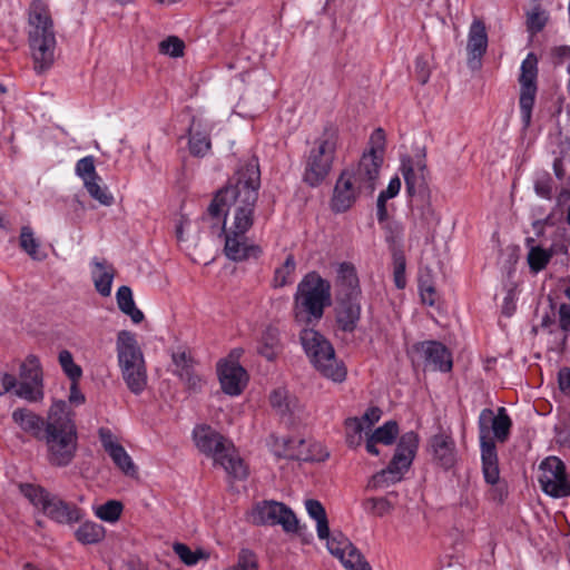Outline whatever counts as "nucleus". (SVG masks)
Returning <instances> with one entry per match:
<instances>
[{"label": "nucleus", "mask_w": 570, "mask_h": 570, "mask_svg": "<svg viewBox=\"0 0 570 570\" xmlns=\"http://www.w3.org/2000/svg\"><path fill=\"white\" fill-rule=\"evenodd\" d=\"M281 352L279 333L277 328L268 327L263 333L258 353L268 361H273Z\"/></svg>", "instance_id": "473e14b6"}, {"label": "nucleus", "mask_w": 570, "mask_h": 570, "mask_svg": "<svg viewBox=\"0 0 570 570\" xmlns=\"http://www.w3.org/2000/svg\"><path fill=\"white\" fill-rule=\"evenodd\" d=\"M478 425L480 445H482L483 442H494L490 438V428L493 431L494 438L499 442H504L510 434L512 422L504 407H500L497 415H494L491 409H483L480 413Z\"/></svg>", "instance_id": "a211bd4d"}, {"label": "nucleus", "mask_w": 570, "mask_h": 570, "mask_svg": "<svg viewBox=\"0 0 570 570\" xmlns=\"http://www.w3.org/2000/svg\"><path fill=\"white\" fill-rule=\"evenodd\" d=\"M184 48V41L176 36H170L159 43V51L174 58L181 57Z\"/></svg>", "instance_id": "de8ad7c7"}, {"label": "nucleus", "mask_w": 570, "mask_h": 570, "mask_svg": "<svg viewBox=\"0 0 570 570\" xmlns=\"http://www.w3.org/2000/svg\"><path fill=\"white\" fill-rule=\"evenodd\" d=\"M118 364L127 387L134 394H140L147 384V373L142 351L136 335L120 331L116 340Z\"/></svg>", "instance_id": "6e6552de"}, {"label": "nucleus", "mask_w": 570, "mask_h": 570, "mask_svg": "<svg viewBox=\"0 0 570 570\" xmlns=\"http://www.w3.org/2000/svg\"><path fill=\"white\" fill-rule=\"evenodd\" d=\"M196 446L205 454L212 455L215 463L235 479H244L247 468L234 445L212 428L203 425L194 430Z\"/></svg>", "instance_id": "0eeeda50"}, {"label": "nucleus", "mask_w": 570, "mask_h": 570, "mask_svg": "<svg viewBox=\"0 0 570 570\" xmlns=\"http://www.w3.org/2000/svg\"><path fill=\"white\" fill-rule=\"evenodd\" d=\"M337 146V134L327 129L315 141L305 160L303 180L311 187L318 186L330 174Z\"/></svg>", "instance_id": "9b49d317"}, {"label": "nucleus", "mask_w": 570, "mask_h": 570, "mask_svg": "<svg viewBox=\"0 0 570 570\" xmlns=\"http://www.w3.org/2000/svg\"><path fill=\"white\" fill-rule=\"evenodd\" d=\"M390 497H396V493L390 492L386 498H368L363 502V508L370 513L383 517L390 513L394 508Z\"/></svg>", "instance_id": "4c0bfd02"}, {"label": "nucleus", "mask_w": 570, "mask_h": 570, "mask_svg": "<svg viewBox=\"0 0 570 570\" xmlns=\"http://www.w3.org/2000/svg\"><path fill=\"white\" fill-rule=\"evenodd\" d=\"M366 428L364 426L362 420L358 417H348L345 421V436L346 443L350 448H355L361 444L362 441V432Z\"/></svg>", "instance_id": "a19ab883"}, {"label": "nucleus", "mask_w": 570, "mask_h": 570, "mask_svg": "<svg viewBox=\"0 0 570 570\" xmlns=\"http://www.w3.org/2000/svg\"><path fill=\"white\" fill-rule=\"evenodd\" d=\"M217 372L222 390L232 396L239 395L247 383L246 371L235 361H220Z\"/></svg>", "instance_id": "412c9836"}, {"label": "nucleus", "mask_w": 570, "mask_h": 570, "mask_svg": "<svg viewBox=\"0 0 570 570\" xmlns=\"http://www.w3.org/2000/svg\"><path fill=\"white\" fill-rule=\"evenodd\" d=\"M99 438L105 451L109 454L114 463L127 475L136 473V466L125 448L114 440L109 430L100 429Z\"/></svg>", "instance_id": "5701e85b"}, {"label": "nucleus", "mask_w": 570, "mask_h": 570, "mask_svg": "<svg viewBox=\"0 0 570 570\" xmlns=\"http://www.w3.org/2000/svg\"><path fill=\"white\" fill-rule=\"evenodd\" d=\"M401 171L407 194L410 196L424 197L428 190L425 155H417L416 158L403 156L401 159Z\"/></svg>", "instance_id": "6ab92c4d"}, {"label": "nucleus", "mask_w": 570, "mask_h": 570, "mask_svg": "<svg viewBox=\"0 0 570 570\" xmlns=\"http://www.w3.org/2000/svg\"><path fill=\"white\" fill-rule=\"evenodd\" d=\"M554 324V320L550 316H544L541 321V326L544 327V328H548L550 327L551 325Z\"/></svg>", "instance_id": "338daca9"}, {"label": "nucleus", "mask_w": 570, "mask_h": 570, "mask_svg": "<svg viewBox=\"0 0 570 570\" xmlns=\"http://www.w3.org/2000/svg\"><path fill=\"white\" fill-rule=\"evenodd\" d=\"M546 22L547 17L540 7L533 8V10L528 14L527 26L528 30L532 33L541 31L544 28Z\"/></svg>", "instance_id": "3c124183"}, {"label": "nucleus", "mask_w": 570, "mask_h": 570, "mask_svg": "<svg viewBox=\"0 0 570 570\" xmlns=\"http://www.w3.org/2000/svg\"><path fill=\"white\" fill-rule=\"evenodd\" d=\"M228 570H258V558L252 550L242 549L236 563Z\"/></svg>", "instance_id": "a18cd8bd"}, {"label": "nucleus", "mask_w": 570, "mask_h": 570, "mask_svg": "<svg viewBox=\"0 0 570 570\" xmlns=\"http://www.w3.org/2000/svg\"><path fill=\"white\" fill-rule=\"evenodd\" d=\"M419 288L422 302L429 306H434L439 299V295L433 284L420 278Z\"/></svg>", "instance_id": "603ef678"}, {"label": "nucleus", "mask_w": 570, "mask_h": 570, "mask_svg": "<svg viewBox=\"0 0 570 570\" xmlns=\"http://www.w3.org/2000/svg\"><path fill=\"white\" fill-rule=\"evenodd\" d=\"M399 434V425L395 421L391 420L385 422L382 426L377 428L366 440V451L372 455H379L380 451L376 446L377 443L391 445L394 443Z\"/></svg>", "instance_id": "cd10ccee"}, {"label": "nucleus", "mask_w": 570, "mask_h": 570, "mask_svg": "<svg viewBox=\"0 0 570 570\" xmlns=\"http://www.w3.org/2000/svg\"><path fill=\"white\" fill-rule=\"evenodd\" d=\"M159 3L161 4H166V6H169V4H173V3H176L178 2L179 0H157Z\"/></svg>", "instance_id": "774afa93"}, {"label": "nucleus", "mask_w": 570, "mask_h": 570, "mask_svg": "<svg viewBox=\"0 0 570 570\" xmlns=\"http://www.w3.org/2000/svg\"><path fill=\"white\" fill-rule=\"evenodd\" d=\"M301 344L314 367L325 377L334 382H343L346 370L335 357L331 342L314 328H303L299 334Z\"/></svg>", "instance_id": "1a4fd4ad"}, {"label": "nucleus", "mask_w": 570, "mask_h": 570, "mask_svg": "<svg viewBox=\"0 0 570 570\" xmlns=\"http://www.w3.org/2000/svg\"><path fill=\"white\" fill-rule=\"evenodd\" d=\"M188 145L190 154L196 157H204L212 147L209 134L205 130L197 129L195 120H193L189 128Z\"/></svg>", "instance_id": "2f4dec72"}, {"label": "nucleus", "mask_w": 570, "mask_h": 570, "mask_svg": "<svg viewBox=\"0 0 570 570\" xmlns=\"http://www.w3.org/2000/svg\"><path fill=\"white\" fill-rule=\"evenodd\" d=\"M386 198L379 195L376 202V216L380 223H383L387 219V208H386Z\"/></svg>", "instance_id": "0e129e2a"}, {"label": "nucleus", "mask_w": 570, "mask_h": 570, "mask_svg": "<svg viewBox=\"0 0 570 570\" xmlns=\"http://www.w3.org/2000/svg\"><path fill=\"white\" fill-rule=\"evenodd\" d=\"M415 75L422 85H425L430 79L429 62L423 56L417 57L415 60Z\"/></svg>", "instance_id": "5fc2aeb1"}, {"label": "nucleus", "mask_w": 570, "mask_h": 570, "mask_svg": "<svg viewBox=\"0 0 570 570\" xmlns=\"http://www.w3.org/2000/svg\"><path fill=\"white\" fill-rule=\"evenodd\" d=\"M552 257V252L540 246H533L528 253V264L534 273L542 271Z\"/></svg>", "instance_id": "58836bf2"}, {"label": "nucleus", "mask_w": 570, "mask_h": 570, "mask_svg": "<svg viewBox=\"0 0 570 570\" xmlns=\"http://www.w3.org/2000/svg\"><path fill=\"white\" fill-rule=\"evenodd\" d=\"M58 362L62 372L71 382H79L82 377V368L76 364L70 351L62 350L59 352Z\"/></svg>", "instance_id": "e433bc0d"}, {"label": "nucleus", "mask_w": 570, "mask_h": 570, "mask_svg": "<svg viewBox=\"0 0 570 570\" xmlns=\"http://www.w3.org/2000/svg\"><path fill=\"white\" fill-rule=\"evenodd\" d=\"M434 461L444 469H450L455 462V444L450 435L435 434L430 440Z\"/></svg>", "instance_id": "bb28decb"}, {"label": "nucleus", "mask_w": 570, "mask_h": 570, "mask_svg": "<svg viewBox=\"0 0 570 570\" xmlns=\"http://www.w3.org/2000/svg\"><path fill=\"white\" fill-rule=\"evenodd\" d=\"M370 150L365 154H373L376 157H382L384 154V146H385V134L383 129L377 128L373 131V134L370 137Z\"/></svg>", "instance_id": "864d4df0"}, {"label": "nucleus", "mask_w": 570, "mask_h": 570, "mask_svg": "<svg viewBox=\"0 0 570 570\" xmlns=\"http://www.w3.org/2000/svg\"><path fill=\"white\" fill-rule=\"evenodd\" d=\"M94 269L91 272L92 281L97 292L102 296H109L111 284L115 277V271L105 259H92Z\"/></svg>", "instance_id": "c756f323"}, {"label": "nucleus", "mask_w": 570, "mask_h": 570, "mask_svg": "<svg viewBox=\"0 0 570 570\" xmlns=\"http://www.w3.org/2000/svg\"><path fill=\"white\" fill-rule=\"evenodd\" d=\"M76 174L83 180V185L88 180L98 178L94 156H86L79 159L76 164Z\"/></svg>", "instance_id": "c03bdc74"}, {"label": "nucleus", "mask_w": 570, "mask_h": 570, "mask_svg": "<svg viewBox=\"0 0 570 570\" xmlns=\"http://www.w3.org/2000/svg\"><path fill=\"white\" fill-rule=\"evenodd\" d=\"M27 14V40L33 70L37 75H43L53 67L57 59L55 21L43 0H32Z\"/></svg>", "instance_id": "f03ea898"}, {"label": "nucleus", "mask_w": 570, "mask_h": 570, "mask_svg": "<svg viewBox=\"0 0 570 570\" xmlns=\"http://www.w3.org/2000/svg\"><path fill=\"white\" fill-rule=\"evenodd\" d=\"M331 304V285L316 273L307 274L298 284L294 297V316L298 324L317 323Z\"/></svg>", "instance_id": "423d86ee"}, {"label": "nucleus", "mask_w": 570, "mask_h": 570, "mask_svg": "<svg viewBox=\"0 0 570 570\" xmlns=\"http://www.w3.org/2000/svg\"><path fill=\"white\" fill-rule=\"evenodd\" d=\"M394 265V282L397 288H404L406 284L405 278V257L401 252H394L393 254Z\"/></svg>", "instance_id": "09e8293b"}, {"label": "nucleus", "mask_w": 570, "mask_h": 570, "mask_svg": "<svg viewBox=\"0 0 570 570\" xmlns=\"http://www.w3.org/2000/svg\"><path fill=\"white\" fill-rule=\"evenodd\" d=\"M381 414H382V411L376 407V406H373V407H370L367 409V411L364 413V415L362 416V422L365 421L367 422L366 424V429H370L374 423H376L380 417H381Z\"/></svg>", "instance_id": "680f3d73"}, {"label": "nucleus", "mask_w": 570, "mask_h": 570, "mask_svg": "<svg viewBox=\"0 0 570 570\" xmlns=\"http://www.w3.org/2000/svg\"><path fill=\"white\" fill-rule=\"evenodd\" d=\"M400 189L401 179L396 176L390 180L387 188L385 190H382L380 195L385 197L386 199H390L395 197L399 194Z\"/></svg>", "instance_id": "bf43d9fd"}, {"label": "nucleus", "mask_w": 570, "mask_h": 570, "mask_svg": "<svg viewBox=\"0 0 570 570\" xmlns=\"http://www.w3.org/2000/svg\"><path fill=\"white\" fill-rule=\"evenodd\" d=\"M122 504L116 500H109L96 509V515L107 522H115L120 518Z\"/></svg>", "instance_id": "37998d69"}, {"label": "nucleus", "mask_w": 570, "mask_h": 570, "mask_svg": "<svg viewBox=\"0 0 570 570\" xmlns=\"http://www.w3.org/2000/svg\"><path fill=\"white\" fill-rule=\"evenodd\" d=\"M425 363V367L433 371L450 372L452 355L444 344L438 341L420 342L413 346Z\"/></svg>", "instance_id": "aec40b11"}, {"label": "nucleus", "mask_w": 570, "mask_h": 570, "mask_svg": "<svg viewBox=\"0 0 570 570\" xmlns=\"http://www.w3.org/2000/svg\"><path fill=\"white\" fill-rule=\"evenodd\" d=\"M180 380L185 383L187 389L191 392H199L203 386V379L200 375L196 374L194 367L189 370H181L179 374H177Z\"/></svg>", "instance_id": "8fccbe9b"}, {"label": "nucleus", "mask_w": 570, "mask_h": 570, "mask_svg": "<svg viewBox=\"0 0 570 570\" xmlns=\"http://www.w3.org/2000/svg\"><path fill=\"white\" fill-rule=\"evenodd\" d=\"M20 246L32 259L42 261L46 257V254L40 252V243L29 226L21 228Z\"/></svg>", "instance_id": "f704fd0d"}, {"label": "nucleus", "mask_w": 570, "mask_h": 570, "mask_svg": "<svg viewBox=\"0 0 570 570\" xmlns=\"http://www.w3.org/2000/svg\"><path fill=\"white\" fill-rule=\"evenodd\" d=\"M481 446L482 472L487 483L495 484L500 479L498 453L494 442H483Z\"/></svg>", "instance_id": "c85d7f7f"}, {"label": "nucleus", "mask_w": 570, "mask_h": 570, "mask_svg": "<svg viewBox=\"0 0 570 570\" xmlns=\"http://www.w3.org/2000/svg\"><path fill=\"white\" fill-rule=\"evenodd\" d=\"M12 421L27 434L41 442L47 433V420L27 407L12 412Z\"/></svg>", "instance_id": "a878e982"}, {"label": "nucleus", "mask_w": 570, "mask_h": 570, "mask_svg": "<svg viewBox=\"0 0 570 570\" xmlns=\"http://www.w3.org/2000/svg\"><path fill=\"white\" fill-rule=\"evenodd\" d=\"M336 287V328L351 334L356 330L362 313V292L356 269L352 264H340Z\"/></svg>", "instance_id": "20e7f679"}, {"label": "nucleus", "mask_w": 570, "mask_h": 570, "mask_svg": "<svg viewBox=\"0 0 570 570\" xmlns=\"http://www.w3.org/2000/svg\"><path fill=\"white\" fill-rule=\"evenodd\" d=\"M271 404L281 415L289 414L296 406V401L291 399L289 393L285 389H277L269 396Z\"/></svg>", "instance_id": "c9c22d12"}, {"label": "nucleus", "mask_w": 570, "mask_h": 570, "mask_svg": "<svg viewBox=\"0 0 570 570\" xmlns=\"http://www.w3.org/2000/svg\"><path fill=\"white\" fill-rule=\"evenodd\" d=\"M558 383L562 393L570 396V368L563 367L559 371Z\"/></svg>", "instance_id": "4d7b16f0"}, {"label": "nucleus", "mask_w": 570, "mask_h": 570, "mask_svg": "<svg viewBox=\"0 0 570 570\" xmlns=\"http://www.w3.org/2000/svg\"><path fill=\"white\" fill-rule=\"evenodd\" d=\"M248 519L255 525H281L286 533L298 531V519L293 510L274 500H264L254 504Z\"/></svg>", "instance_id": "ddd939ff"}, {"label": "nucleus", "mask_w": 570, "mask_h": 570, "mask_svg": "<svg viewBox=\"0 0 570 570\" xmlns=\"http://www.w3.org/2000/svg\"><path fill=\"white\" fill-rule=\"evenodd\" d=\"M259 185L258 163L256 159H250L237 171L236 184L220 189L208 207L212 217L232 216V224L225 229L224 247L226 256L232 261L257 258L262 253L261 247L249 244L246 237V233L254 223Z\"/></svg>", "instance_id": "f257e3e1"}, {"label": "nucleus", "mask_w": 570, "mask_h": 570, "mask_svg": "<svg viewBox=\"0 0 570 570\" xmlns=\"http://www.w3.org/2000/svg\"><path fill=\"white\" fill-rule=\"evenodd\" d=\"M75 535L82 544H95L105 538V529L99 523L86 521L79 525Z\"/></svg>", "instance_id": "72a5a7b5"}, {"label": "nucleus", "mask_w": 570, "mask_h": 570, "mask_svg": "<svg viewBox=\"0 0 570 570\" xmlns=\"http://www.w3.org/2000/svg\"><path fill=\"white\" fill-rule=\"evenodd\" d=\"M17 387V380L13 375L4 373L0 376V396Z\"/></svg>", "instance_id": "13d9d810"}, {"label": "nucleus", "mask_w": 570, "mask_h": 570, "mask_svg": "<svg viewBox=\"0 0 570 570\" xmlns=\"http://www.w3.org/2000/svg\"><path fill=\"white\" fill-rule=\"evenodd\" d=\"M119 309L128 315L135 324L144 320V314L135 305L132 292L128 286H120L116 294Z\"/></svg>", "instance_id": "7c9ffc66"}, {"label": "nucleus", "mask_w": 570, "mask_h": 570, "mask_svg": "<svg viewBox=\"0 0 570 570\" xmlns=\"http://www.w3.org/2000/svg\"><path fill=\"white\" fill-rule=\"evenodd\" d=\"M357 194L361 193L352 179L347 177V171H342L334 187L332 209L336 213L346 212L355 203Z\"/></svg>", "instance_id": "393cba45"}, {"label": "nucleus", "mask_w": 570, "mask_h": 570, "mask_svg": "<svg viewBox=\"0 0 570 570\" xmlns=\"http://www.w3.org/2000/svg\"><path fill=\"white\" fill-rule=\"evenodd\" d=\"M79 382H71L69 402L71 404L80 405L85 403V395L78 387Z\"/></svg>", "instance_id": "e2e57ef3"}, {"label": "nucleus", "mask_w": 570, "mask_h": 570, "mask_svg": "<svg viewBox=\"0 0 570 570\" xmlns=\"http://www.w3.org/2000/svg\"><path fill=\"white\" fill-rule=\"evenodd\" d=\"M174 551L180 558V560L187 566H194L200 559L207 558V554L204 551L197 550L194 552L184 543H175Z\"/></svg>", "instance_id": "49530a36"}, {"label": "nucleus", "mask_w": 570, "mask_h": 570, "mask_svg": "<svg viewBox=\"0 0 570 570\" xmlns=\"http://www.w3.org/2000/svg\"><path fill=\"white\" fill-rule=\"evenodd\" d=\"M308 515L316 521L317 537L326 540L331 554L338 558L347 570H372L361 551L343 534L330 535L328 520L323 504L318 500L305 501Z\"/></svg>", "instance_id": "39448f33"}, {"label": "nucleus", "mask_w": 570, "mask_h": 570, "mask_svg": "<svg viewBox=\"0 0 570 570\" xmlns=\"http://www.w3.org/2000/svg\"><path fill=\"white\" fill-rule=\"evenodd\" d=\"M284 455L298 461H324L328 453L323 450L321 444L314 443L307 445L302 439H284Z\"/></svg>", "instance_id": "4be33fe9"}, {"label": "nucleus", "mask_w": 570, "mask_h": 570, "mask_svg": "<svg viewBox=\"0 0 570 570\" xmlns=\"http://www.w3.org/2000/svg\"><path fill=\"white\" fill-rule=\"evenodd\" d=\"M19 488L22 495L32 505L57 523L71 524L82 518V511L77 505L61 500L41 485L22 483Z\"/></svg>", "instance_id": "9d476101"}, {"label": "nucleus", "mask_w": 570, "mask_h": 570, "mask_svg": "<svg viewBox=\"0 0 570 570\" xmlns=\"http://www.w3.org/2000/svg\"><path fill=\"white\" fill-rule=\"evenodd\" d=\"M100 180H101L100 177L92 179V180H88V181H86L85 187H86L87 191L89 193V195L94 199L99 202V204H101L104 206H110L114 204L115 198L108 191V188L106 186L99 185Z\"/></svg>", "instance_id": "ea45409f"}, {"label": "nucleus", "mask_w": 570, "mask_h": 570, "mask_svg": "<svg viewBox=\"0 0 570 570\" xmlns=\"http://www.w3.org/2000/svg\"><path fill=\"white\" fill-rule=\"evenodd\" d=\"M538 481L542 491L552 498L570 495L564 464L557 456H549L540 463Z\"/></svg>", "instance_id": "2eb2a0df"}, {"label": "nucleus", "mask_w": 570, "mask_h": 570, "mask_svg": "<svg viewBox=\"0 0 570 570\" xmlns=\"http://www.w3.org/2000/svg\"><path fill=\"white\" fill-rule=\"evenodd\" d=\"M47 448V461L56 468L68 466L76 458L78 434L65 401H55L47 415V433L41 440Z\"/></svg>", "instance_id": "7ed1b4c3"}, {"label": "nucleus", "mask_w": 570, "mask_h": 570, "mask_svg": "<svg viewBox=\"0 0 570 570\" xmlns=\"http://www.w3.org/2000/svg\"><path fill=\"white\" fill-rule=\"evenodd\" d=\"M242 353H243L242 350H237V348L233 350L226 361H235V362H237V360L239 358Z\"/></svg>", "instance_id": "69168bd1"}, {"label": "nucleus", "mask_w": 570, "mask_h": 570, "mask_svg": "<svg viewBox=\"0 0 570 570\" xmlns=\"http://www.w3.org/2000/svg\"><path fill=\"white\" fill-rule=\"evenodd\" d=\"M538 59L533 52L528 53L521 63L520 83V114L523 126H530L532 108L537 95Z\"/></svg>", "instance_id": "4468645a"}, {"label": "nucleus", "mask_w": 570, "mask_h": 570, "mask_svg": "<svg viewBox=\"0 0 570 570\" xmlns=\"http://www.w3.org/2000/svg\"><path fill=\"white\" fill-rule=\"evenodd\" d=\"M421 216L422 217H421L420 227H422L424 229L430 228V226L433 225L436 220L435 216H434V212L430 205H426L422 208Z\"/></svg>", "instance_id": "052dcab7"}, {"label": "nucleus", "mask_w": 570, "mask_h": 570, "mask_svg": "<svg viewBox=\"0 0 570 570\" xmlns=\"http://www.w3.org/2000/svg\"><path fill=\"white\" fill-rule=\"evenodd\" d=\"M20 375L22 381L17 384L16 394L29 402H38L43 399L42 374L40 364L35 355L27 357L21 365Z\"/></svg>", "instance_id": "f3484780"}, {"label": "nucleus", "mask_w": 570, "mask_h": 570, "mask_svg": "<svg viewBox=\"0 0 570 570\" xmlns=\"http://www.w3.org/2000/svg\"><path fill=\"white\" fill-rule=\"evenodd\" d=\"M488 48V33L485 24L481 20H474L468 36V62L471 68L480 66V59Z\"/></svg>", "instance_id": "b1692460"}, {"label": "nucleus", "mask_w": 570, "mask_h": 570, "mask_svg": "<svg viewBox=\"0 0 570 570\" xmlns=\"http://www.w3.org/2000/svg\"><path fill=\"white\" fill-rule=\"evenodd\" d=\"M382 164V157H376L373 154H363L358 164L345 171H347V177L357 186L360 193L372 195L380 177Z\"/></svg>", "instance_id": "dca6fc26"}, {"label": "nucleus", "mask_w": 570, "mask_h": 570, "mask_svg": "<svg viewBox=\"0 0 570 570\" xmlns=\"http://www.w3.org/2000/svg\"><path fill=\"white\" fill-rule=\"evenodd\" d=\"M171 357H173L174 365L176 367L175 368L176 374H179V371H181L183 368L189 370L193 367L190 358L187 356L186 352H184V351L174 353Z\"/></svg>", "instance_id": "6e6d98bb"}, {"label": "nucleus", "mask_w": 570, "mask_h": 570, "mask_svg": "<svg viewBox=\"0 0 570 570\" xmlns=\"http://www.w3.org/2000/svg\"><path fill=\"white\" fill-rule=\"evenodd\" d=\"M419 445V436L415 432L404 433L397 443L395 454L389 466L374 474L371 480V487L383 488L390 483L399 482L403 473L410 468L415 456Z\"/></svg>", "instance_id": "f8f14e48"}, {"label": "nucleus", "mask_w": 570, "mask_h": 570, "mask_svg": "<svg viewBox=\"0 0 570 570\" xmlns=\"http://www.w3.org/2000/svg\"><path fill=\"white\" fill-rule=\"evenodd\" d=\"M296 268V263L293 255H288L284 264L275 271L274 286L283 287L293 282V274Z\"/></svg>", "instance_id": "79ce46f5"}]
</instances>
